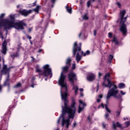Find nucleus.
<instances>
[{"label": "nucleus", "instance_id": "28", "mask_svg": "<svg viewBox=\"0 0 130 130\" xmlns=\"http://www.w3.org/2000/svg\"><path fill=\"white\" fill-rule=\"evenodd\" d=\"M102 125L104 128H106V127L108 126V125L107 124H105L104 123H103Z\"/></svg>", "mask_w": 130, "mask_h": 130}, {"label": "nucleus", "instance_id": "5", "mask_svg": "<svg viewBox=\"0 0 130 130\" xmlns=\"http://www.w3.org/2000/svg\"><path fill=\"white\" fill-rule=\"evenodd\" d=\"M82 46V43L79 44V46H78L77 42H75L73 47V55L75 56L76 54V60L78 63L79 61L82 59V55L84 54V52L82 51H81V47Z\"/></svg>", "mask_w": 130, "mask_h": 130}, {"label": "nucleus", "instance_id": "22", "mask_svg": "<svg viewBox=\"0 0 130 130\" xmlns=\"http://www.w3.org/2000/svg\"><path fill=\"white\" fill-rule=\"evenodd\" d=\"M21 86H22V83L19 82L14 86V88H19Z\"/></svg>", "mask_w": 130, "mask_h": 130}, {"label": "nucleus", "instance_id": "54", "mask_svg": "<svg viewBox=\"0 0 130 130\" xmlns=\"http://www.w3.org/2000/svg\"><path fill=\"white\" fill-rule=\"evenodd\" d=\"M3 64L5 63V59H3Z\"/></svg>", "mask_w": 130, "mask_h": 130}, {"label": "nucleus", "instance_id": "32", "mask_svg": "<svg viewBox=\"0 0 130 130\" xmlns=\"http://www.w3.org/2000/svg\"><path fill=\"white\" fill-rule=\"evenodd\" d=\"M120 93L121 95H125V92H123L122 90L120 91Z\"/></svg>", "mask_w": 130, "mask_h": 130}, {"label": "nucleus", "instance_id": "37", "mask_svg": "<svg viewBox=\"0 0 130 130\" xmlns=\"http://www.w3.org/2000/svg\"><path fill=\"white\" fill-rule=\"evenodd\" d=\"M76 125H77V123L76 122H75L74 123H73V127H75V126H76Z\"/></svg>", "mask_w": 130, "mask_h": 130}, {"label": "nucleus", "instance_id": "19", "mask_svg": "<svg viewBox=\"0 0 130 130\" xmlns=\"http://www.w3.org/2000/svg\"><path fill=\"white\" fill-rule=\"evenodd\" d=\"M66 9L69 14H72V8H69V6L67 5L66 6Z\"/></svg>", "mask_w": 130, "mask_h": 130}, {"label": "nucleus", "instance_id": "52", "mask_svg": "<svg viewBox=\"0 0 130 130\" xmlns=\"http://www.w3.org/2000/svg\"><path fill=\"white\" fill-rule=\"evenodd\" d=\"M28 30H29V32H31L32 29L31 28H29Z\"/></svg>", "mask_w": 130, "mask_h": 130}, {"label": "nucleus", "instance_id": "39", "mask_svg": "<svg viewBox=\"0 0 130 130\" xmlns=\"http://www.w3.org/2000/svg\"><path fill=\"white\" fill-rule=\"evenodd\" d=\"M109 58L110 59H112L113 58V56H112V55H110Z\"/></svg>", "mask_w": 130, "mask_h": 130}, {"label": "nucleus", "instance_id": "16", "mask_svg": "<svg viewBox=\"0 0 130 130\" xmlns=\"http://www.w3.org/2000/svg\"><path fill=\"white\" fill-rule=\"evenodd\" d=\"M73 89L74 90L75 94H78V90H79V87H78V86L73 85Z\"/></svg>", "mask_w": 130, "mask_h": 130}, {"label": "nucleus", "instance_id": "7", "mask_svg": "<svg viewBox=\"0 0 130 130\" xmlns=\"http://www.w3.org/2000/svg\"><path fill=\"white\" fill-rule=\"evenodd\" d=\"M125 10H122L120 11V18L121 19V21L120 22V30L121 31L123 35H125V33H126V25H125L124 22L126 21V17L123 18L124 15H125Z\"/></svg>", "mask_w": 130, "mask_h": 130}, {"label": "nucleus", "instance_id": "4", "mask_svg": "<svg viewBox=\"0 0 130 130\" xmlns=\"http://www.w3.org/2000/svg\"><path fill=\"white\" fill-rule=\"evenodd\" d=\"M107 82L108 83V85L105 84V83H104V85L105 86V87H108L110 88L109 90L107 95L106 96V100L107 102L110 99V97L113 96V97H114V98H116L117 99H118L119 98V96L117 95L118 94V90H117V86L113 83L110 82L109 80H107Z\"/></svg>", "mask_w": 130, "mask_h": 130}, {"label": "nucleus", "instance_id": "9", "mask_svg": "<svg viewBox=\"0 0 130 130\" xmlns=\"http://www.w3.org/2000/svg\"><path fill=\"white\" fill-rule=\"evenodd\" d=\"M68 78L70 82H71L72 85H74V81H77V75L73 72H71L68 75Z\"/></svg>", "mask_w": 130, "mask_h": 130}, {"label": "nucleus", "instance_id": "25", "mask_svg": "<svg viewBox=\"0 0 130 130\" xmlns=\"http://www.w3.org/2000/svg\"><path fill=\"white\" fill-rule=\"evenodd\" d=\"M88 54H90V51L87 50L83 54V56H86V55H88Z\"/></svg>", "mask_w": 130, "mask_h": 130}, {"label": "nucleus", "instance_id": "50", "mask_svg": "<svg viewBox=\"0 0 130 130\" xmlns=\"http://www.w3.org/2000/svg\"><path fill=\"white\" fill-rule=\"evenodd\" d=\"M81 35H82V32H80L79 34V37H81Z\"/></svg>", "mask_w": 130, "mask_h": 130}, {"label": "nucleus", "instance_id": "8", "mask_svg": "<svg viewBox=\"0 0 130 130\" xmlns=\"http://www.w3.org/2000/svg\"><path fill=\"white\" fill-rule=\"evenodd\" d=\"M10 68H7V65L4 64L2 72H0V80H2V76L3 75H9L10 73Z\"/></svg>", "mask_w": 130, "mask_h": 130}, {"label": "nucleus", "instance_id": "41", "mask_svg": "<svg viewBox=\"0 0 130 130\" xmlns=\"http://www.w3.org/2000/svg\"><path fill=\"white\" fill-rule=\"evenodd\" d=\"M97 33V31L96 30H94L93 31V34L94 36H96V34Z\"/></svg>", "mask_w": 130, "mask_h": 130}, {"label": "nucleus", "instance_id": "49", "mask_svg": "<svg viewBox=\"0 0 130 130\" xmlns=\"http://www.w3.org/2000/svg\"><path fill=\"white\" fill-rule=\"evenodd\" d=\"M88 119L89 121H91V119H90V117H88Z\"/></svg>", "mask_w": 130, "mask_h": 130}, {"label": "nucleus", "instance_id": "64", "mask_svg": "<svg viewBox=\"0 0 130 130\" xmlns=\"http://www.w3.org/2000/svg\"><path fill=\"white\" fill-rule=\"evenodd\" d=\"M56 130H59V129H57Z\"/></svg>", "mask_w": 130, "mask_h": 130}, {"label": "nucleus", "instance_id": "30", "mask_svg": "<svg viewBox=\"0 0 130 130\" xmlns=\"http://www.w3.org/2000/svg\"><path fill=\"white\" fill-rule=\"evenodd\" d=\"M117 117H118L119 115H120V111H118L116 112Z\"/></svg>", "mask_w": 130, "mask_h": 130}, {"label": "nucleus", "instance_id": "48", "mask_svg": "<svg viewBox=\"0 0 130 130\" xmlns=\"http://www.w3.org/2000/svg\"><path fill=\"white\" fill-rule=\"evenodd\" d=\"M21 48H22V47H21V46H18V50H19V49H21Z\"/></svg>", "mask_w": 130, "mask_h": 130}, {"label": "nucleus", "instance_id": "57", "mask_svg": "<svg viewBox=\"0 0 130 130\" xmlns=\"http://www.w3.org/2000/svg\"><path fill=\"white\" fill-rule=\"evenodd\" d=\"M2 90V85H0V91Z\"/></svg>", "mask_w": 130, "mask_h": 130}, {"label": "nucleus", "instance_id": "62", "mask_svg": "<svg viewBox=\"0 0 130 130\" xmlns=\"http://www.w3.org/2000/svg\"><path fill=\"white\" fill-rule=\"evenodd\" d=\"M45 81H47V78H46V79H45Z\"/></svg>", "mask_w": 130, "mask_h": 130}, {"label": "nucleus", "instance_id": "23", "mask_svg": "<svg viewBox=\"0 0 130 130\" xmlns=\"http://www.w3.org/2000/svg\"><path fill=\"white\" fill-rule=\"evenodd\" d=\"M83 20H88V14H86L84 15L83 17Z\"/></svg>", "mask_w": 130, "mask_h": 130}, {"label": "nucleus", "instance_id": "47", "mask_svg": "<svg viewBox=\"0 0 130 130\" xmlns=\"http://www.w3.org/2000/svg\"><path fill=\"white\" fill-rule=\"evenodd\" d=\"M59 121H60V118H59V119L57 120V123H59Z\"/></svg>", "mask_w": 130, "mask_h": 130}, {"label": "nucleus", "instance_id": "15", "mask_svg": "<svg viewBox=\"0 0 130 130\" xmlns=\"http://www.w3.org/2000/svg\"><path fill=\"white\" fill-rule=\"evenodd\" d=\"M112 127L114 128V129H116V127H120V128H121V124L119 123V122H117L116 125L115 124V123L113 122L112 124Z\"/></svg>", "mask_w": 130, "mask_h": 130}, {"label": "nucleus", "instance_id": "2", "mask_svg": "<svg viewBox=\"0 0 130 130\" xmlns=\"http://www.w3.org/2000/svg\"><path fill=\"white\" fill-rule=\"evenodd\" d=\"M5 14L4 13L0 15V27H4L5 30H9L12 27L17 30H24V27L26 26V24L23 21L15 22V15L12 14L9 15V19L3 20Z\"/></svg>", "mask_w": 130, "mask_h": 130}, {"label": "nucleus", "instance_id": "51", "mask_svg": "<svg viewBox=\"0 0 130 130\" xmlns=\"http://www.w3.org/2000/svg\"><path fill=\"white\" fill-rule=\"evenodd\" d=\"M80 96H81V97H83V96H84V95L83 94V93H80Z\"/></svg>", "mask_w": 130, "mask_h": 130}, {"label": "nucleus", "instance_id": "63", "mask_svg": "<svg viewBox=\"0 0 130 130\" xmlns=\"http://www.w3.org/2000/svg\"><path fill=\"white\" fill-rule=\"evenodd\" d=\"M96 92H98V88H97Z\"/></svg>", "mask_w": 130, "mask_h": 130}, {"label": "nucleus", "instance_id": "46", "mask_svg": "<svg viewBox=\"0 0 130 130\" xmlns=\"http://www.w3.org/2000/svg\"><path fill=\"white\" fill-rule=\"evenodd\" d=\"M79 91H80V92H83V91H84V89L83 88H80L79 89Z\"/></svg>", "mask_w": 130, "mask_h": 130}, {"label": "nucleus", "instance_id": "31", "mask_svg": "<svg viewBox=\"0 0 130 130\" xmlns=\"http://www.w3.org/2000/svg\"><path fill=\"white\" fill-rule=\"evenodd\" d=\"M109 116V114L106 113L105 114V118H106V119L109 120V118H108Z\"/></svg>", "mask_w": 130, "mask_h": 130}, {"label": "nucleus", "instance_id": "11", "mask_svg": "<svg viewBox=\"0 0 130 130\" xmlns=\"http://www.w3.org/2000/svg\"><path fill=\"white\" fill-rule=\"evenodd\" d=\"M32 13L31 10H20L19 11V14H21L22 16H24V17H27V16Z\"/></svg>", "mask_w": 130, "mask_h": 130}, {"label": "nucleus", "instance_id": "58", "mask_svg": "<svg viewBox=\"0 0 130 130\" xmlns=\"http://www.w3.org/2000/svg\"><path fill=\"white\" fill-rule=\"evenodd\" d=\"M31 87H32V88H34V85H31Z\"/></svg>", "mask_w": 130, "mask_h": 130}, {"label": "nucleus", "instance_id": "3", "mask_svg": "<svg viewBox=\"0 0 130 130\" xmlns=\"http://www.w3.org/2000/svg\"><path fill=\"white\" fill-rule=\"evenodd\" d=\"M71 60L68 58L66 61V64L67 66L63 67L62 71L61 73L60 78L59 79L58 84L61 86L60 93H67L68 87H67V82L64 81L66 80V75H63V73H67L69 70V67H71Z\"/></svg>", "mask_w": 130, "mask_h": 130}, {"label": "nucleus", "instance_id": "35", "mask_svg": "<svg viewBox=\"0 0 130 130\" xmlns=\"http://www.w3.org/2000/svg\"><path fill=\"white\" fill-rule=\"evenodd\" d=\"M0 35H1V36L2 40L3 41V40H4V36H3V33L1 32L0 34Z\"/></svg>", "mask_w": 130, "mask_h": 130}, {"label": "nucleus", "instance_id": "40", "mask_svg": "<svg viewBox=\"0 0 130 130\" xmlns=\"http://www.w3.org/2000/svg\"><path fill=\"white\" fill-rule=\"evenodd\" d=\"M35 6H36V2H35L32 4V5H31V7H35Z\"/></svg>", "mask_w": 130, "mask_h": 130}, {"label": "nucleus", "instance_id": "18", "mask_svg": "<svg viewBox=\"0 0 130 130\" xmlns=\"http://www.w3.org/2000/svg\"><path fill=\"white\" fill-rule=\"evenodd\" d=\"M118 88H119V89H123V88H125V85H124V83H119L118 85Z\"/></svg>", "mask_w": 130, "mask_h": 130}, {"label": "nucleus", "instance_id": "13", "mask_svg": "<svg viewBox=\"0 0 130 130\" xmlns=\"http://www.w3.org/2000/svg\"><path fill=\"white\" fill-rule=\"evenodd\" d=\"M109 77H110V73H109L106 74V75H105L104 77V82L103 83V86H104V87H105L104 84L105 85H108V82H107L108 80L110 82V81L109 80Z\"/></svg>", "mask_w": 130, "mask_h": 130}, {"label": "nucleus", "instance_id": "38", "mask_svg": "<svg viewBox=\"0 0 130 130\" xmlns=\"http://www.w3.org/2000/svg\"><path fill=\"white\" fill-rule=\"evenodd\" d=\"M103 97V95L102 94L99 95V98H100V99H101V98H102Z\"/></svg>", "mask_w": 130, "mask_h": 130}, {"label": "nucleus", "instance_id": "24", "mask_svg": "<svg viewBox=\"0 0 130 130\" xmlns=\"http://www.w3.org/2000/svg\"><path fill=\"white\" fill-rule=\"evenodd\" d=\"M105 109L106 111H107V112H109V113H110V112H111L110 110L108 108V107H107V105L105 106Z\"/></svg>", "mask_w": 130, "mask_h": 130}, {"label": "nucleus", "instance_id": "44", "mask_svg": "<svg viewBox=\"0 0 130 130\" xmlns=\"http://www.w3.org/2000/svg\"><path fill=\"white\" fill-rule=\"evenodd\" d=\"M102 76V74L101 73H99V77L100 78Z\"/></svg>", "mask_w": 130, "mask_h": 130}, {"label": "nucleus", "instance_id": "10", "mask_svg": "<svg viewBox=\"0 0 130 130\" xmlns=\"http://www.w3.org/2000/svg\"><path fill=\"white\" fill-rule=\"evenodd\" d=\"M79 106L78 108V113H81V112L84 110L85 106H86V104L85 103H83L81 100L79 101Z\"/></svg>", "mask_w": 130, "mask_h": 130}, {"label": "nucleus", "instance_id": "53", "mask_svg": "<svg viewBox=\"0 0 130 130\" xmlns=\"http://www.w3.org/2000/svg\"><path fill=\"white\" fill-rule=\"evenodd\" d=\"M52 3H54L55 2V0H51Z\"/></svg>", "mask_w": 130, "mask_h": 130}, {"label": "nucleus", "instance_id": "60", "mask_svg": "<svg viewBox=\"0 0 130 130\" xmlns=\"http://www.w3.org/2000/svg\"><path fill=\"white\" fill-rule=\"evenodd\" d=\"M98 108H100V105L98 107Z\"/></svg>", "mask_w": 130, "mask_h": 130}, {"label": "nucleus", "instance_id": "26", "mask_svg": "<svg viewBox=\"0 0 130 130\" xmlns=\"http://www.w3.org/2000/svg\"><path fill=\"white\" fill-rule=\"evenodd\" d=\"M19 55V54L17 53L16 54H14L13 55H11V57H17Z\"/></svg>", "mask_w": 130, "mask_h": 130}, {"label": "nucleus", "instance_id": "59", "mask_svg": "<svg viewBox=\"0 0 130 130\" xmlns=\"http://www.w3.org/2000/svg\"><path fill=\"white\" fill-rule=\"evenodd\" d=\"M20 7V5H18L17 6V8H19Z\"/></svg>", "mask_w": 130, "mask_h": 130}, {"label": "nucleus", "instance_id": "42", "mask_svg": "<svg viewBox=\"0 0 130 130\" xmlns=\"http://www.w3.org/2000/svg\"><path fill=\"white\" fill-rule=\"evenodd\" d=\"M27 38L28 39H29V41H31V37H30V36H27Z\"/></svg>", "mask_w": 130, "mask_h": 130}, {"label": "nucleus", "instance_id": "17", "mask_svg": "<svg viewBox=\"0 0 130 130\" xmlns=\"http://www.w3.org/2000/svg\"><path fill=\"white\" fill-rule=\"evenodd\" d=\"M101 101V100L100 99H96L97 103H94V104H93L94 108H96V107H97V106H96V105H98V103H99V102H100Z\"/></svg>", "mask_w": 130, "mask_h": 130}, {"label": "nucleus", "instance_id": "14", "mask_svg": "<svg viewBox=\"0 0 130 130\" xmlns=\"http://www.w3.org/2000/svg\"><path fill=\"white\" fill-rule=\"evenodd\" d=\"M95 76L94 74H91L87 78V81H89V82H92V81H94V80H95Z\"/></svg>", "mask_w": 130, "mask_h": 130}, {"label": "nucleus", "instance_id": "20", "mask_svg": "<svg viewBox=\"0 0 130 130\" xmlns=\"http://www.w3.org/2000/svg\"><path fill=\"white\" fill-rule=\"evenodd\" d=\"M112 41V42H115V44L116 45H117V44H118V42L117 41V40L116 39V38L115 37H113Z\"/></svg>", "mask_w": 130, "mask_h": 130}, {"label": "nucleus", "instance_id": "21", "mask_svg": "<svg viewBox=\"0 0 130 130\" xmlns=\"http://www.w3.org/2000/svg\"><path fill=\"white\" fill-rule=\"evenodd\" d=\"M32 11H34V12H36L37 14L39 13V6H37L36 8L34 9Z\"/></svg>", "mask_w": 130, "mask_h": 130}, {"label": "nucleus", "instance_id": "55", "mask_svg": "<svg viewBox=\"0 0 130 130\" xmlns=\"http://www.w3.org/2000/svg\"><path fill=\"white\" fill-rule=\"evenodd\" d=\"M32 81H35V78L33 77L32 79Z\"/></svg>", "mask_w": 130, "mask_h": 130}, {"label": "nucleus", "instance_id": "6", "mask_svg": "<svg viewBox=\"0 0 130 130\" xmlns=\"http://www.w3.org/2000/svg\"><path fill=\"white\" fill-rule=\"evenodd\" d=\"M43 69L44 70L43 73L41 71V69L37 68H36V72L40 73V78L41 76H43V77H48V76H50V78L52 77L51 68H50L49 64H45L43 67Z\"/></svg>", "mask_w": 130, "mask_h": 130}, {"label": "nucleus", "instance_id": "27", "mask_svg": "<svg viewBox=\"0 0 130 130\" xmlns=\"http://www.w3.org/2000/svg\"><path fill=\"white\" fill-rule=\"evenodd\" d=\"M126 127H127L129 125H130V121H127L125 122Z\"/></svg>", "mask_w": 130, "mask_h": 130}, {"label": "nucleus", "instance_id": "43", "mask_svg": "<svg viewBox=\"0 0 130 130\" xmlns=\"http://www.w3.org/2000/svg\"><path fill=\"white\" fill-rule=\"evenodd\" d=\"M101 106L102 107V108H104V104H103V103L101 104Z\"/></svg>", "mask_w": 130, "mask_h": 130}, {"label": "nucleus", "instance_id": "56", "mask_svg": "<svg viewBox=\"0 0 130 130\" xmlns=\"http://www.w3.org/2000/svg\"><path fill=\"white\" fill-rule=\"evenodd\" d=\"M91 2H92V3H94V2H95V0H90Z\"/></svg>", "mask_w": 130, "mask_h": 130}, {"label": "nucleus", "instance_id": "45", "mask_svg": "<svg viewBox=\"0 0 130 130\" xmlns=\"http://www.w3.org/2000/svg\"><path fill=\"white\" fill-rule=\"evenodd\" d=\"M42 51V49H40L38 51V52H41Z\"/></svg>", "mask_w": 130, "mask_h": 130}, {"label": "nucleus", "instance_id": "61", "mask_svg": "<svg viewBox=\"0 0 130 130\" xmlns=\"http://www.w3.org/2000/svg\"><path fill=\"white\" fill-rule=\"evenodd\" d=\"M99 84H98V88H99Z\"/></svg>", "mask_w": 130, "mask_h": 130}, {"label": "nucleus", "instance_id": "29", "mask_svg": "<svg viewBox=\"0 0 130 130\" xmlns=\"http://www.w3.org/2000/svg\"><path fill=\"white\" fill-rule=\"evenodd\" d=\"M87 8H89L91 6V1H89L87 3Z\"/></svg>", "mask_w": 130, "mask_h": 130}, {"label": "nucleus", "instance_id": "34", "mask_svg": "<svg viewBox=\"0 0 130 130\" xmlns=\"http://www.w3.org/2000/svg\"><path fill=\"white\" fill-rule=\"evenodd\" d=\"M75 69H76V64L73 63L72 64V70H75Z\"/></svg>", "mask_w": 130, "mask_h": 130}, {"label": "nucleus", "instance_id": "36", "mask_svg": "<svg viewBox=\"0 0 130 130\" xmlns=\"http://www.w3.org/2000/svg\"><path fill=\"white\" fill-rule=\"evenodd\" d=\"M117 6H118V7L119 8H121V5H120V3H117Z\"/></svg>", "mask_w": 130, "mask_h": 130}, {"label": "nucleus", "instance_id": "33", "mask_svg": "<svg viewBox=\"0 0 130 130\" xmlns=\"http://www.w3.org/2000/svg\"><path fill=\"white\" fill-rule=\"evenodd\" d=\"M109 37V38H112V33L111 32H109L108 33Z\"/></svg>", "mask_w": 130, "mask_h": 130}, {"label": "nucleus", "instance_id": "1", "mask_svg": "<svg viewBox=\"0 0 130 130\" xmlns=\"http://www.w3.org/2000/svg\"><path fill=\"white\" fill-rule=\"evenodd\" d=\"M60 94L61 100L64 101V106H61L62 114L59 118H60V117L62 118V126H63L66 125L67 128H68L69 125L71 124V123H70V119H74V117H75V114H76V107L73 103L70 107H68V103H69V101L67 100L68 93L62 92V89H61Z\"/></svg>", "mask_w": 130, "mask_h": 130}, {"label": "nucleus", "instance_id": "12", "mask_svg": "<svg viewBox=\"0 0 130 130\" xmlns=\"http://www.w3.org/2000/svg\"><path fill=\"white\" fill-rule=\"evenodd\" d=\"M7 41L6 40H5L2 44V50H1V53H3L4 55L7 54Z\"/></svg>", "mask_w": 130, "mask_h": 130}]
</instances>
